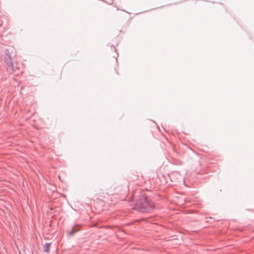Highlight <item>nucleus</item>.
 I'll return each instance as SVG.
<instances>
[{
	"label": "nucleus",
	"instance_id": "f257e3e1",
	"mask_svg": "<svg viewBox=\"0 0 254 254\" xmlns=\"http://www.w3.org/2000/svg\"><path fill=\"white\" fill-rule=\"evenodd\" d=\"M130 205L133 209L140 212H150L155 208L154 203L145 195H142Z\"/></svg>",
	"mask_w": 254,
	"mask_h": 254
},
{
	"label": "nucleus",
	"instance_id": "f03ea898",
	"mask_svg": "<svg viewBox=\"0 0 254 254\" xmlns=\"http://www.w3.org/2000/svg\"><path fill=\"white\" fill-rule=\"evenodd\" d=\"M4 59L6 64L8 65L9 67L13 71H14L13 64L12 62L10 52L8 50L6 49L4 51Z\"/></svg>",
	"mask_w": 254,
	"mask_h": 254
},
{
	"label": "nucleus",
	"instance_id": "7ed1b4c3",
	"mask_svg": "<svg viewBox=\"0 0 254 254\" xmlns=\"http://www.w3.org/2000/svg\"><path fill=\"white\" fill-rule=\"evenodd\" d=\"M51 245V243H46L44 246V252H49V247Z\"/></svg>",
	"mask_w": 254,
	"mask_h": 254
},
{
	"label": "nucleus",
	"instance_id": "20e7f679",
	"mask_svg": "<svg viewBox=\"0 0 254 254\" xmlns=\"http://www.w3.org/2000/svg\"><path fill=\"white\" fill-rule=\"evenodd\" d=\"M77 231V230L74 229V227H72L71 231L67 232V235L69 236H72Z\"/></svg>",
	"mask_w": 254,
	"mask_h": 254
}]
</instances>
